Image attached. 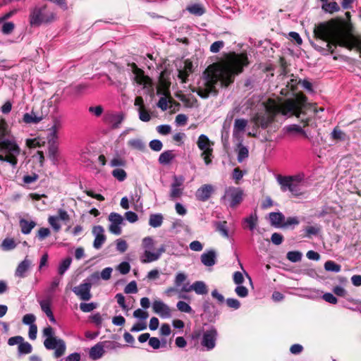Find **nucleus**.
Returning <instances> with one entry per match:
<instances>
[{"instance_id": "obj_1", "label": "nucleus", "mask_w": 361, "mask_h": 361, "mask_svg": "<svg viewBox=\"0 0 361 361\" xmlns=\"http://www.w3.org/2000/svg\"><path fill=\"white\" fill-rule=\"evenodd\" d=\"M248 63L247 56L245 54H229L224 61L213 63L205 69L192 92L203 99L207 98L210 94H216L215 85L218 82L226 87L229 85L233 82L235 76L243 72V68Z\"/></svg>"}, {"instance_id": "obj_2", "label": "nucleus", "mask_w": 361, "mask_h": 361, "mask_svg": "<svg viewBox=\"0 0 361 361\" xmlns=\"http://www.w3.org/2000/svg\"><path fill=\"white\" fill-rule=\"evenodd\" d=\"M314 37L317 41H321L324 47L312 42V47L324 55L333 54L334 47H345L355 49L361 54V37L349 33L342 23L335 20L321 23L314 29Z\"/></svg>"}, {"instance_id": "obj_3", "label": "nucleus", "mask_w": 361, "mask_h": 361, "mask_svg": "<svg viewBox=\"0 0 361 361\" xmlns=\"http://www.w3.org/2000/svg\"><path fill=\"white\" fill-rule=\"evenodd\" d=\"M265 109V113L257 114L253 118L255 125L262 128H267L274 121V116L278 114L286 116H295L306 126L308 124L309 118L305 119L301 116L305 114V111H311L316 114L319 111L314 104L307 103V97L302 93L295 94L294 98L288 99L281 103L269 99Z\"/></svg>"}, {"instance_id": "obj_4", "label": "nucleus", "mask_w": 361, "mask_h": 361, "mask_svg": "<svg viewBox=\"0 0 361 361\" xmlns=\"http://www.w3.org/2000/svg\"><path fill=\"white\" fill-rule=\"evenodd\" d=\"M20 154V148L13 137L1 138L0 140V161L10 164L16 169L18 164V157Z\"/></svg>"}, {"instance_id": "obj_5", "label": "nucleus", "mask_w": 361, "mask_h": 361, "mask_svg": "<svg viewBox=\"0 0 361 361\" xmlns=\"http://www.w3.org/2000/svg\"><path fill=\"white\" fill-rule=\"evenodd\" d=\"M302 180L303 176L300 175L292 176H279L277 177V181L281 186V190L283 192L289 191L295 197H299L303 194Z\"/></svg>"}, {"instance_id": "obj_6", "label": "nucleus", "mask_w": 361, "mask_h": 361, "mask_svg": "<svg viewBox=\"0 0 361 361\" xmlns=\"http://www.w3.org/2000/svg\"><path fill=\"white\" fill-rule=\"evenodd\" d=\"M55 14L47 9V6L35 7L30 11V24L32 26H39L42 23H47L53 21Z\"/></svg>"}, {"instance_id": "obj_7", "label": "nucleus", "mask_w": 361, "mask_h": 361, "mask_svg": "<svg viewBox=\"0 0 361 361\" xmlns=\"http://www.w3.org/2000/svg\"><path fill=\"white\" fill-rule=\"evenodd\" d=\"M243 195V192L240 188L228 187L225 189L221 202L225 205L234 208L242 202Z\"/></svg>"}, {"instance_id": "obj_8", "label": "nucleus", "mask_w": 361, "mask_h": 361, "mask_svg": "<svg viewBox=\"0 0 361 361\" xmlns=\"http://www.w3.org/2000/svg\"><path fill=\"white\" fill-rule=\"evenodd\" d=\"M197 145L202 151L201 157L204 159L205 164L209 165L212 163L214 142L206 135L201 134L198 137Z\"/></svg>"}, {"instance_id": "obj_9", "label": "nucleus", "mask_w": 361, "mask_h": 361, "mask_svg": "<svg viewBox=\"0 0 361 361\" xmlns=\"http://www.w3.org/2000/svg\"><path fill=\"white\" fill-rule=\"evenodd\" d=\"M217 338L218 331L213 326L204 331L200 342L202 350H212L216 347Z\"/></svg>"}, {"instance_id": "obj_10", "label": "nucleus", "mask_w": 361, "mask_h": 361, "mask_svg": "<svg viewBox=\"0 0 361 361\" xmlns=\"http://www.w3.org/2000/svg\"><path fill=\"white\" fill-rule=\"evenodd\" d=\"M133 73L134 75L135 82L149 93L153 91V83L152 79L145 75L144 71L139 68L135 64H133Z\"/></svg>"}, {"instance_id": "obj_11", "label": "nucleus", "mask_w": 361, "mask_h": 361, "mask_svg": "<svg viewBox=\"0 0 361 361\" xmlns=\"http://www.w3.org/2000/svg\"><path fill=\"white\" fill-rule=\"evenodd\" d=\"M44 345L47 350H55L54 357H61L66 351V343L63 340L56 337L47 338L44 341Z\"/></svg>"}, {"instance_id": "obj_12", "label": "nucleus", "mask_w": 361, "mask_h": 361, "mask_svg": "<svg viewBox=\"0 0 361 361\" xmlns=\"http://www.w3.org/2000/svg\"><path fill=\"white\" fill-rule=\"evenodd\" d=\"M126 115L123 112H106L104 114L103 121L104 123L109 126L112 130L118 129L121 127L124 121Z\"/></svg>"}, {"instance_id": "obj_13", "label": "nucleus", "mask_w": 361, "mask_h": 361, "mask_svg": "<svg viewBox=\"0 0 361 361\" xmlns=\"http://www.w3.org/2000/svg\"><path fill=\"white\" fill-rule=\"evenodd\" d=\"M185 178L183 176H173V182L171 184L169 197L174 200L181 197L183 193V183Z\"/></svg>"}, {"instance_id": "obj_14", "label": "nucleus", "mask_w": 361, "mask_h": 361, "mask_svg": "<svg viewBox=\"0 0 361 361\" xmlns=\"http://www.w3.org/2000/svg\"><path fill=\"white\" fill-rule=\"evenodd\" d=\"M109 221H110L109 231L114 235H120L122 231L121 225L124 221L123 217L118 213L111 212L109 216Z\"/></svg>"}, {"instance_id": "obj_15", "label": "nucleus", "mask_w": 361, "mask_h": 361, "mask_svg": "<svg viewBox=\"0 0 361 361\" xmlns=\"http://www.w3.org/2000/svg\"><path fill=\"white\" fill-rule=\"evenodd\" d=\"M73 292L82 300H88L90 298V282L87 279L84 283L72 289Z\"/></svg>"}, {"instance_id": "obj_16", "label": "nucleus", "mask_w": 361, "mask_h": 361, "mask_svg": "<svg viewBox=\"0 0 361 361\" xmlns=\"http://www.w3.org/2000/svg\"><path fill=\"white\" fill-rule=\"evenodd\" d=\"M152 309L154 313L159 314L161 318H169L171 312L169 307L161 300H154L152 303Z\"/></svg>"}, {"instance_id": "obj_17", "label": "nucleus", "mask_w": 361, "mask_h": 361, "mask_svg": "<svg viewBox=\"0 0 361 361\" xmlns=\"http://www.w3.org/2000/svg\"><path fill=\"white\" fill-rule=\"evenodd\" d=\"M92 233L95 238L93 242V246L95 249L99 250L102 247L106 240L104 234V229L102 226H95L92 228Z\"/></svg>"}, {"instance_id": "obj_18", "label": "nucleus", "mask_w": 361, "mask_h": 361, "mask_svg": "<svg viewBox=\"0 0 361 361\" xmlns=\"http://www.w3.org/2000/svg\"><path fill=\"white\" fill-rule=\"evenodd\" d=\"M164 252L165 247L164 245H161L157 252H152L151 250H145L140 257V261L144 264L157 261Z\"/></svg>"}, {"instance_id": "obj_19", "label": "nucleus", "mask_w": 361, "mask_h": 361, "mask_svg": "<svg viewBox=\"0 0 361 361\" xmlns=\"http://www.w3.org/2000/svg\"><path fill=\"white\" fill-rule=\"evenodd\" d=\"M214 188L212 185H203L197 190L195 192L196 199L199 201L205 202L211 197Z\"/></svg>"}, {"instance_id": "obj_20", "label": "nucleus", "mask_w": 361, "mask_h": 361, "mask_svg": "<svg viewBox=\"0 0 361 361\" xmlns=\"http://www.w3.org/2000/svg\"><path fill=\"white\" fill-rule=\"evenodd\" d=\"M193 71V65L190 60H185L183 69L178 70V78L181 80L182 82H186L188 77Z\"/></svg>"}, {"instance_id": "obj_21", "label": "nucleus", "mask_w": 361, "mask_h": 361, "mask_svg": "<svg viewBox=\"0 0 361 361\" xmlns=\"http://www.w3.org/2000/svg\"><path fill=\"white\" fill-rule=\"evenodd\" d=\"M216 252L212 250H208L201 255L202 263L207 267H212L216 264Z\"/></svg>"}, {"instance_id": "obj_22", "label": "nucleus", "mask_w": 361, "mask_h": 361, "mask_svg": "<svg viewBox=\"0 0 361 361\" xmlns=\"http://www.w3.org/2000/svg\"><path fill=\"white\" fill-rule=\"evenodd\" d=\"M31 265V262L25 257L23 261H22L18 266L15 275L18 278H25L27 274V271H28Z\"/></svg>"}, {"instance_id": "obj_23", "label": "nucleus", "mask_w": 361, "mask_h": 361, "mask_svg": "<svg viewBox=\"0 0 361 361\" xmlns=\"http://www.w3.org/2000/svg\"><path fill=\"white\" fill-rule=\"evenodd\" d=\"M269 219L272 226L276 228H282L285 216L281 212H271Z\"/></svg>"}, {"instance_id": "obj_24", "label": "nucleus", "mask_w": 361, "mask_h": 361, "mask_svg": "<svg viewBox=\"0 0 361 361\" xmlns=\"http://www.w3.org/2000/svg\"><path fill=\"white\" fill-rule=\"evenodd\" d=\"M21 232L23 234L27 235L30 233L31 231L36 226L37 224L34 221H27L25 219H21L19 221Z\"/></svg>"}, {"instance_id": "obj_25", "label": "nucleus", "mask_w": 361, "mask_h": 361, "mask_svg": "<svg viewBox=\"0 0 361 361\" xmlns=\"http://www.w3.org/2000/svg\"><path fill=\"white\" fill-rule=\"evenodd\" d=\"M247 125V121L244 118H237L235 120L233 134V136L237 137L240 133L245 130Z\"/></svg>"}, {"instance_id": "obj_26", "label": "nucleus", "mask_w": 361, "mask_h": 361, "mask_svg": "<svg viewBox=\"0 0 361 361\" xmlns=\"http://www.w3.org/2000/svg\"><path fill=\"white\" fill-rule=\"evenodd\" d=\"M164 221V216L161 213L152 214L149 218V225L153 228L160 227Z\"/></svg>"}, {"instance_id": "obj_27", "label": "nucleus", "mask_w": 361, "mask_h": 361, "mask_svg": "<svg viewBox=\"0 0 361 361\" xmlns=\"http://www.w3.org/2000/svg\"><path fill=\"white\" fill-rule=\"evenodd\" d=\"M193 291L197 295H206L208 293V288L206 283L202 281H197L192 283Z\"/></svg>"}, {"instance_id": "obj_28", "label": "nucleus", "mask_w": 361, "mask_h": 361, "mask_svg": "<svg viewBox=\"0 0 361 361\" xmlns=\"http://www.w3.org/2000/svg\"><path fill=\"white\" fill-rule=\"evenodd\" d=\"M49 145V157L51 159V161L56 164L59 160V148L58 143H48Z\"/></svg>"}, {"instance_id": "obj_29", "label": "nucleus", "mask_w": 361, "mask_h": 361, "mask_svg": "<svg viewBox=\"0 0 361 361\" xmlns=\"http://www.w3.org/2000/svg\"><path fill=\"white\" fill-rule=\"evenodd\" d=\"M60 127L61 124L59 122H56L50 128V133L48 136V143H58V130Z\"/></svg>"}, {"instance_id": "obj_30", "label": "nucleus", "mask_w": 361, "mask_h": 361, "mask_svg": "<svg viewBox=\"0 0 361 361\" xmlns=\"http://www.w3.org/2000/svg\"><path fill=\"white\" fill-rule=\"evenodd\" d=\"M175 157L172 150H167L162 152L159 157V162L163 165L169 164Z\"/></svg>"}, {"instance_id": "obj_31", "label": "nucleus", "mask_w": 361, "mask_h": 361, "mask_svg": "<svg viewBox=\"0 0 361 361\" xmlns=\"http://www.w3.org/2000/svg\"><path fill=\"white\" fill-rule=\"evenodd\" d=\"M104 345L99 343L92 347V360H98L101 358L104 353Z\"/></svg>"}, {"instance_id": "obj_32", "label": "nucleus", "mask_w": 361, "mask_h": 361, "mask_svg": "<svg viewBox=\"0 0 361 361\" xmlns=\"http://www.w3.org/2000/svg\"><path fill=\"white\" fill-rule=\"evenodd\" d=\"M322 8L326 13H333L340 10L338 4L336 1L332 2H322Z\"/></svg>"}, {"instance_id": "obj_33", "label": "nucleus", "mask_w": 361, "mask_h": 361, "mask_svg": "<svg viewBox=\"0 0 361 361\" xmlns=\"http://www.w3.org/2000/svg\"><path fill=\"white\" fill-rule=\"evenodd\" d=\"M284 130L288 133H300L302 134L305 138H309L306 132L297 124L288 125L284 127Z\"/></svg>"}, {"instance_id": "obj_34", "label": "nucleus", "mask_w": 361, "mask_h": 361, "mask_svg": "<svg viewBox=\"0 0 361 361\" xmlns=\"http://www.w3.org/2000/svg\"><path fill=\"white\" fill-rule=\"evenodd\" d=\"M113 269L111 267L104 269L100 274L98 272L92 274V281L99 279L101 277L104 280L110 279Z\"/></svg>"}, {"instance_id": "obj_35", "label": "nucleus", "mask_w": 361, "mask_h": 361, "mask_svg": "<svg viewBox=\"0 0 361 361\" xmlns=\"http://www.w3.org/2000/svg\"><path fill=\"white\" fill-rule=\"evenodd\" d=\"M244 223H246L250 231H253L258 222V217L256 212L251 214L249 216L243 219Z\"/></svg>"}, {"instance_id": "obj_36", "label": "nucleus", "mask_w": 361, "mask_h": 361, "mask_svg": "<svg viewBox=\"0 0 361 361\" xmlns=\"http://www.w3.org/2000/svg\"><path fill=\"white\" fill-rule=\"evenodd\" d=\"M42 119V117L37 116L33 111L25 114L23 117V121L25 123H38Z\"/></svg>"}, {"instance_id": "obj_37", "label": "nucleus", "mask_w": 361, "mask_h": 361, "mask_svg": "<svg viewBox=\"0 0 361 361\" xmlns=\"http://www.w3.org/2000/svg\"><path fill=\"white\" fill-rule=\"evenodd\" d=\"M202 309L204 313H209L214 317L218 315L219 312L215 305L209 301H204L202 305Z\"/></svg>"}, {"instance_id": "obj_38", "label": "nucleus", "mask_w": 361, "mask_h": 361, "mask_svg": "<svg viewBox=\"0 0 361 361\" xmlns=\"http://www.w3.org/2000/svg\"><path fill=\"white\" fill-rule=\"evenodd\" d=\"M128 145L131 148L143 151L145 148L144 142L140 138L131 139L128 142Z\"/></svg>"}, {"instance_id": "obj_39", "label": "nucleus", "mask_w": 361, "mask_h": 361, "mask_svg": "<svg viewBox=\"0 0 361 361\" xmlns=\"http://www.w3.org/2000/svg\"><path fill=\"white\" fill-rule=\"evenodd\" d=\"M72 262L71 257H67L63 259L59 266V274L62 276L70 267L71 264Z\"/></svg>"}, {"instance_id": "obj_40", "label": "nucleus", "mask_w": 361, "mask_h": 361, "mask_svg": "<svg viewBox=\"0 0 361 361\" xmlns=\"http://www.w3.org/2000/svg\"><path fill=\"white\" fill-rule=\"evenodd\" d=\"M341 265L331 260H329L324 264V269L328 271L338 273L341 271Z\"/></svg>"}, {"instance_id": "obj_41", "label": "nucleus", "mask_w": 361, "mask_h": 361, "mask_svg": "<svg viewBox=\"0 0 361 361\" xmlns=\"http://www.w3.org/2000/svg\"><path fill=\"white\" fill-rule=\"evenodd\" d=\"M302 254L300 251H289L286 258L291 262H298L302 259Z\"/></svg>"}, {"instance_id": "obj_42", "label": "nucleus", "mask_w": 361, "mask_h": 361, "mask_svg": "<svg viewBox=\"0 0 361 361\" xmlns=\"http://www.w3.org/2000/svg\"><path fill=\"white\" fill-rule=\"evenodd\" d=\"M18 353L19 354H29L32 350V347L28 342L22 341L18 345Z\"/></svg>"}, {"instance_id": "obj_43", "label": "nucleus", "mask_w": 361, "mask_h": 361, "mask_svg": "<svg viewBox=\"0 0 361 361\" xmlns=\"http://www.w3.org/2000/svg\"><path fill=\"white\" fill-rule=\"evenodd\" d=\"M2 249L4 250H11L16 247V243L13 238H5L1 243Z\"/></svg>"}, {"instance_id": "obj_44", "label": "nucleus", "mask_w": 361, "mask_h": 361, "mask_svg": "<svg viewBox=\"0 0 361 361\" xmlns=\"http://www.w3.org/2000/svg\"><path fill=\"white\" fill-rule=\"evenodd\" d=\"M248 149L242 145H239L238 152V157L237 159L239 162H242L244 159H245L248 157Z\"/></svg>"}, {"instance_id": "obj_45", "label": "nucleus", "mask_w": 361, "mask_h": 361, "mask_svg": "<svg viewBox=\"0 0 361 361\" xmlns=\"http://www.w3.org/2000/svg\"><path fill=\"white\" fill-rule=\"evenodd\" d=\"M112 176L119 181H123L127 176L126 172L122 169H116L112 171Z\"/></svg>"}, {"instance_id": "obj_46", "label": "nucleus", "mask_w": 361, "mask_h": 361, "mask_svg": "<svg viewBox=\"0 0 361 361\" xmlns=\"http://www.w3.org/2000/svg\"><path fill=\"white\" fill-rule=\"evenodd\" d=\"M300 224V221L297 216L288 217L286 220H284L282 225V228H286L290 226H297Z\"/></svg>"}, {"instance_id": "obj_47", "label": "nucleus", "mask_w": 361, "mask_h": 361, "mask_svg": "<svg viewBox=\"0 0 361 361\" xmlns=\"http://www.w3.org/2000/svg\"><path fill=\"white\" fill-rule=\"evenodd\" d=\"M80 159L85 166H89L90 165V152L87 148L82 152Z\"/></svg>"}, {"instance_id": "obj_48", "label": "nucleus", "mask_w": 361, "mask_h": 361, "mask_svg": "<svg viewBox=\"0 0 361 361\" xmlns=\"http://www.w3.org/2000/svg\"><path fill=\"white\" fill-rule=\"evenodd\" d=\"M331 137L334 140H345L346 135L342 130L335 128L331 133Z\"/></svg>"}, {"instance_id": "obj_49", "label": "nucleus", "mask_w": 361, "mask_h": 361, "mask_svg": "<svg viewBox=\"0 0 361 361\" xmlns=\"http://www.w3.org/2000/svg\"><path fill=\"white\" fill-rule=\"evenodd\" d=\"M176 306L178 310L182 312L191 313L192 312L191 307L184 301L178 302Z\"/></svg>"}, {"instance_id": "obj_50", "label": "nucleus", "mask_w": 361, "mask_h": 361, "mask_svg": "<svg viewBox=\"0 0 361 361\" xmlns=\"http://www.w3.org/2000/svg\"><path fill=\"white\" fill-rule=\"evenodd\" d=\"M226 221L219 222L217 224V231L225 238H228V231Z\"/></svg>"}, {"instance_id": "obj_51", "label": "nucleus", "mask_w": 361, "mask_h": 361, "mask_svg": "<svg viewBox=\"0 0 361 361\" xmlns=\"http://www.w3.org/2000/svg\"><path fill=\"white\" fill-rule=\"evenodd\" d=\"M42 310L47 314V317H52V311L50 307V303L48 300H42L40 302Z\"/></svg>"}, {"instance_id": "obj_52", "label": "nucleus", "mask_w": 361, "mask_h": 361, "mask_svg": "<svg viewBox=\"0 0 361 361\" xmlns=\"http://www.w3.org/2000/svg\"><path fill=\"white\" fill-rule=\"evenodd\" d=\"M235 293L240 298H245L248 295V290L246 287L240 285H237L235 288Z\"/></svg>"}, {"instance_id": "obj_53", "label": "nucleus", "mask_w": 361, "mask_h": 361, "mask_svg": "<svg viewBox=\"0 0 361 361\" xmlns=\"http://www.w3.org/2000/svg\"><path fill=\"white\" fill-rule=\"evenodd\" d=\"M126 294L136 293L137 292V283L135 281H130L124 288Z\"/></svg>"}, {"instance_id": "obj_54", "label": "nucleus", "mask_w": 361, "mask_h": 361, "mask_svg": "<svg viewBox=\"0 0 361 361\" xmlns=\"http://www.w3.org/2000/svg\"><path fill=\"white\" fill-rule=\"evenodd\" d=\"M149 146L152 150L159 152L163 147V144L159 140H152L149 142Z\"/></svg>"}, {"instance_id": "obj_55", "label": "nucleus", "mask_w": 361, "mask_h": 361, "mask_svg": "<svg viewBox=\"0 0 361 361\" xmlns=\"http://www.w3.org/2000/svg\"><path fill=\"white\" fill-rule=\"evenodd\" d=\"M15 27V25L12 22H6L4 23L1 27V32L4 35H9L11 34Z\"/></svg>"}, {"instance_id": "obj_56", "label": "nucleus", "mask_w": 361, "mask_h": 361, "mask_svg": "<svg viewBox=\"0 0 361 361\" xmlns=\"http://www.w3.org/2000/svg\"><path fill=\"white\" fill-rule=\"evenodd\" d=\"M156 129L158 133L162 135H166L171 132V127L168 124L158 126Z\"/></svg>"}, {"instance_id": "obj_57", "label": "nucleus", "mask_w": 361, "mask_h": 361, "mask_svg": "<svg viewBox=\"0 0 361 361\" xmlns=\"http://www.w3.org/2000/svg\"><path fill=\"white\" fill-rule=\"evenodd\" d=\"M187 276L183 272H178L175 277L174 284L176 287H180L186 280Z\"/></svg>"}, {"instance_id": "obj_58", "label": "nucleus", "mask_w": 361, "mask_h": 361, "mask_svg": "<svg viewBox=\"0 0 361 361\" xmlns=\"http://www.w3.org/2000/svg\"><path fill=\"white\" fill-rule=\"evenodd\" d=\"M226 305H228V307H229L230 308L234 309V310H238L240 307V301L235 298H227L226 300Z\"/></svg>"}, {"instance_id": "obj_59", "label": "nucleus", "mask_w": 361, "mask_h": 361, "mask_svg": "<svg viewBox=\"0 0 361 361\" xmlns=\"http://www.w3.org/2000/svg\"><path fill=\"white\" fill-rule=\"evenodd\" d=\"M306 233L305 237L310 238L312 235H316L319 232V228L317 226H307L305 228Z\"/></svg>"}, {"instance_id": "obj_60", "label": "nucleus", "mask_w": 361, "mask_h": 361, "mask_svg": "<svg viewBox=\"0 0 361 361\" xmlns=\"http://www.w3.org/2000/svg\"><path fill=\"white\" fill-rule=\"evenodd\" d=\"M48 221L56 231H59L60 230L61 225L59 223V217L51 216L49 217Z\"/></svg>"}, {"instance_id": "obj_61", "label": "nucleus", "mask_w": 361, "mask_h": 361, "mask_svg": "<svg viewBox=\"0 0 361 361\" xmlns=\"http://www.w3.org/2000/svg\"><path fill=\"white\" fill-rule=\"evenodd\" d=\"M139 112V118L144 122H147L150 121L151 116L149 115V113L148 111L145 109V108H142L140 109H138Z\"/></svg>"}, {"instance_id": "obj_62", "label": "nucleus", "mask_w": 361, "mask_h": 361, "mask_svg": "<svg viewBox=\"0 0 361 361\" xmlns=\"http://www.w3.org/2000/svg\"><path fill=\"white\" fill-rule=\"evenodd\" d=\"M51 232L48 228H41L39 229L37 237L39 240H43L50 235Z\"/></svg>"}, {"instance_id": "obj_63", "label": "nucleus", "mask_w": 361, "mask_h": 361, "mask_svg": "<svg viewBox=\"0 0 361 361\" xmlns=\"http://www.w3.org/2000/svg\"><path fill=\"white\" fill-rule=\"evenodd\" d=\"M188 11L197 16H201L204 13V9L199 4H194L188 8Z\"/></svg>"}, {"instance_id": "obj_64", "label": "nucleus", "mask_w": 361, "mask_h": 361, "mask_svg": "<svg viewBox=\"0 0 361 361\" xmlns=\"http://www.w3.org/2000/svg\"><path fill=\"white\" fill-rule=\"evenodd\" d=\"M224 42L223 41H216L211 44L210 51L212 53H217L224 47Z\"/></svg>"}]
</instances>
